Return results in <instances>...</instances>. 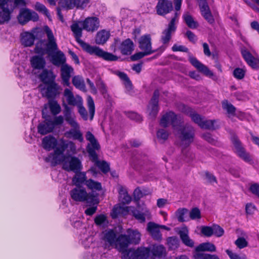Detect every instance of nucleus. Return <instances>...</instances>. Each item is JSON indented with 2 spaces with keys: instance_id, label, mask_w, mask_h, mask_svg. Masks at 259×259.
<instances>
[{
  "instance_id": "obj_1",
  "label": "nucleus",
  "mask_w": 259,
  "mask_h": 259,
  "mask_svg": "<svg viewBox=\"0 0 259 259\" xmlns=\"http://www.w3.org/2000/svg\"><path fill=\"white\" fill-rule=\"evenodd\" d=\"M181 123L178 116L172 111H169L164 114L160 121L161 126L166 127L169 124H171L174 131L180 132L181 146L183 148H185L193 141L194 130L192 126L190 125L182 127Z\"/></svg>"
},
{
  "instance_id": "obj_2",
  "label": "nucleus",
  "mask_w": 259,
  "mask_h": 259,
  "mask_svg": "<svg viewBox=\"0 0 259 259\" xmlns=\"http://www.w3.org/2000/svg\"><path fill=\"white\" fill-rule=\"evenodd\" d=\"M60 141V146L57 147L53 153L44 158L46 162L50 163L52 166L60 164L65 160L64 152L65 149L68 153L74 154L77 153L76 146L74 142L63 139Z\"/></svg>"
},
{
  "instance_id": "obj_3",
  "label": "nucleus",
  "mask_w": 259,
  "mask_h": 259,
  "mask_svg": "<svg viewBox=\"0 0 259 259\" xmlns=\"http://www.w3.org/2000/svg\"><path fill=\"white\" fill-rule=\"evenodd\" d=\"M121 237V234L117 235V231L112 229L106 230L101 235V238L106 246L114 247L118 251H122Z\"/></svg>"
},
{
  "instance_id": "obj_4",
  "label": "nucleus",
  "mask_w": 259,
  "mask_h": 259,
  "mask_svg": "<svg viewBox=\"0 0 259 259\" xmlns=\"http://www.w3.org/2000/svg\"><path fill=\"white\" fill-rule=\"evenodd\" d=\"M70 196L72 200L76 202L86 201L88 203L97 205L99 201L96 197L91 198L85 189L82 187H76L69 192Z\"/></svg>"
},
{
  "instance_id": "obj_5",
  "label": "nucleus",
  "mask_w": 259,
  "mask_h": 259,
  "mask_svg": "<svg viewBox=\"0 0 259 259\" xmlns=\"http://www.w3.org/2000/svg\"><path fill=\"white\" fill-rule=\"evenodd\" d=\"M127 235L121 234L120 241L122 242V250L126 249L130 244H138L141 240V235L137 230L128 229Z\"/></svg>"
},
{
  "instance_id": "obj_6",
  "label": "nucleus",
  "mask_w": 259,
  "mask_h": 259,
  "mask_svg": "<svg viewBox=\"0 0 259 259\" xmlns=\"http://www.w3.org/2000/svg\"><path fill=\"white\" fill-rule=\"evenodd\" d=\"M42 30L38 27L32 29L30 31H24L21 34V41L25 47H30L33 44L36 37L40 36Z\"/></svg>"
},
{
  "instance_id": "obj_7",
  "label": "nucleus",
  "mask_w": 259,
  "mask_h": 259,
  "mask_svg": "<svg viewBox=\"0 0 259 259\" xmlns=\"http://www.w3.org/2000/svg\"><path fill=\"white\" fill-rule=\"evenodd\" d=\"M42 51L43 54H47L50 62L56 66H61L66 62V57L64 54L60 51L56 50H37Z\"/></svg>"
},
{
  "instance_id": "obj_8",
  "label": "nucleus",
  "mask_w": 259,
  "mask_h": 259,
  "mask_svg": "<svg viewBox=\"0 0 259 259\" xmlns=\"http://www.w3.org/2000/svg\"><path fill=\"white\" fill-rule=\"evenodd\" d=\"M13 10L11 0L0 2V24L8 23L10 20Z\"/></svg>"
},
{
  "instance_id": "obj_9",
  "label": "nucleus",
  "mask_w": 259,
  "mask_h": 259,
  "mask_svg": "<svg viewBox=\"0 0 259 259\" xmlns=\"http://www.w3.org/2000/svg\"><path fill=\"white\" fill-rule=\"evenodd\" d=\"M231 141L237 155L245 162L250 163L252 161V158L250 154L246 152L238 137L236 135H233L231 137Z\"/></svg>"
},
{
  "instance_id": "obj_10",
  "label": "nucleus",
  "mask_w": 259,
  "mask_h": 259,
  "mask_svg": "<svg viewBox=\"0 0 259 259\" xmlns=\"http://www.w3.org/2000/svg\"><path fill=\"white\" fill-rule=\"evenodd\" d=\"M17 19L20 24L24 25L29 21H37L39 16L34 11L27 8H22L20 10Z\"/></svg>"
},
{
  "instance_id": "obj_11",
  "label": "nucleus",
  "mask_w": 259,
  "mask_h": 259,
  "mask_svg": "<svg viewBox=\"0 0 259 259\" xmlns=\"http://www.w3.org/2000/svg\"><path fill=\"white\" fill-rule=\"evenodd\" d=\"M86 139L90 142L88 144L87 149L89 155L92 158L93 160H96L97 159V155L96 150H98L100 148V145L96 139L95 136L90 132H87L85 135Z\"/></svg>"
},
{
  "instance_id": "obj_12",
  "label": "nucleus",
  "mask_w": 259,
  "mask_h": 259,
  "mask_svg": "<svg viewBox=\"0 0 259 259\" xmlns=\"http://www.w3.org/2000/svg\"><path fill=\"white\" fill-rule=\"evenodd\" d=\"M180 13L176 12L175 16L171 19L168 27L162 32L161 35V40L163 44L167 43L171 38V34L174 32L176 29V24L178 21Z\"/></svg>"
},
{
  "instance_id": "obj_13",
  "label": "nucleus",
  "mask_w": 259,
  "mask_h": 259,
  "mask_svg": "<svg viewBox=\"0 0 259 259\" xmlns=\"http://www.w3.org/2000/svg\"><path fill=\"white\" fill-rule=\"evenodd\" d=\"M43 31L47 34L48 42L47 44H45L44 41H39L36 44L35 49H43L42 48L45 46L47 47L46 49H57L56 39L50 28L48 26H45L43 28Z\"/></svg>"
},
{
  "instance_id": "obj_14",
  "label": "nucleus",
  "mask_w": 259,
  "mask_h": 259,
  "mask_svg": "<svg viewBox=\"0 0 259 259\" xmlns=\"http://www.w3.org/2000/svg\"><path fill=\"white\" fill-rule=\"evenodd\" d=\"M63 168L67 171H73L74 172L80 171L82 169V165L80 160L74 156L65 157V160L63 161Z\"/></svg>"
},
{
  "instance_id": "obj_15",
  "label": "nucleus",
  "mask_w": 259,
  "mask_h": 259,
  "mask_svg": "<svg viewBox=\"0 0 259 259\" xmlns=\"http://www.w3.org/2000/svg\"><path fill=\"white\" fill-rule=\"evenodd\" d=\"M82 23V21H73L70 26L71 30L77 42L82 49H91L80 39L82 36V30L83 29Z\"/></svg>"
},
{
  "instance_id": "obj_16",
  "label": "nucleus",
  "mask_w": 259,
  "mask_h": 259,
  "mask_svg": "<svg viewBox=\"0 0 259 259\" xmlns=\"http://www.w3.org/2000/svg\"><path fill=\"white\" fill-rule=\"evenodd\" d=\"M63 100H65L66 102L63 101L68 106L71 105L76 106L83 101L82 98L78 95H74L72 90L70 88H66L63 92Z\"/></svg>"
},
{
  "instance_id": "obj_17",
  "label": "nucleus",
  "mask_w": 259,
  "mask_h": 259,
  "mask_svg": "<svg viewBox=\"0 0 259 259\" xmlns=\"http://www.w3.org/2000/svg\"><path fill=\"white\" fill-rule=\"evenodd\" d=\"M62 105L64 107L63 114L66 122L72 128H80L79 125L76 120L75 115L71 111L70 107L64 102L62 103Z\"/></svg>"
},
{
  "instance_id": "obj_18",
  "label": "nucleus",
  "mask_w": 259,
  "mask_h": 259,
  "mask_svg": "<svg viewBox=\"0 0 259 259\" xmlns=\"http://www.w3.org/2000/svg\"><path fill=\"white\" fill-rule=\"evenodd\" d=\"M200 12L203 18L210 24L214 22V18L206 0H198Z\"/></svg>"
},
{
  "instance_id": "obj_19",
  "label": "nucleus",
  "mask_w": 259,
  "mask_h": 259,
  "mask_svg": "<svg viewBox=\"0 0 259 259\" xmlns=\"http://www.w3.org/2000/svg\"><path fill=\"white\" fill-rule=\"evenodd\" d=\"M100 22L96 17H88L82 21V28L88 32H93L99 27Z\"/></svg>"
},
{
  "instance_id": "obj_20",
  "label": "nucleus",
  "mask_w": 259,
  "mask_h": 259,
  "mask_svg": "<svg viewBox=\"0 0 259 259\" xmlns=\"http://www.w3.org/2000/svg\"><path fill=\"white\" fill-rule=\"evenodd\" d=\"M159 95V91L158 90L155 91L148 107L149 114L152 118L155 117L158 112V102Z\"/></svg>"
},
{
  "instance_id": "obj_21",
  "label": "nucleus",
  "mask_w": 259,
  "mask_h": 259,
  "mask_svg": "<svg viewBox=\"0 0 259 259\" xmlns=\"http://www.w3.org/2000/svg\"><path fill=\"white\" fill-rule=\"evenodd\" d=\"M88 54L101 58L107 61H116L117 57L103 50H84Z\"/></svg>"
},
{
  "instance_id": "obj_22",
  "label": "nucleus",
  "mask_w": 259,
  "mask_h": 259,
  "mask_svg": "<svg viewBox=\"0 0 259 259\" xmlns=\"http://www.w3.org/2000/svg\"><path fill=\"white\" fill-rule=\"evenodd\" d=\"M172 9V3L168 0H159L156 6L157 13L159 15H164Z\"/></svg>"
},
{
  "instance_id": "obj_23",
  "label": "nucleus",
  "mask_w": 259,
  "mask_h": 259,
  "mask_svg": "<svg viewBox=\"0 0 259 259\" xmlns=\"http://www.w3.org/2000/svg\"><path fill=\"white\" fill-rule=\"evenodd\" d=\"M73 72V68L65 63L61 66V77L64 85H69V80Z\"/></svg>"
},
{
  "instance_id": "obj_24",
  "label": "nucleus",
  "mask_w": 259,
  "mask_h": 259,
  "mask_svg": "<svg viewBox=\"0 0 259 259\" xmlns=\"http://www.w3.org/2000/svg\"><path fill=\"white\" fill-rule=\"evenodd\" d=\"M47 87L43 93L45 96L48 98L55 97L57 95L59 94L61 87L59 85L55 82L51 81L50 83H47Z\"/></svg>"
},
{
  "instance_id": "obj_25",
  "label": "nucleus",
  "mask_w": 259,
  "mask_h": 259,
  "mask_svg": "<svg viewBox=\"0 0 259 259\" xmlns=\"http://www.w3.org/2000/svg\"><path fill=\"white\" fill-rule=\"evenodd\" d=\"M191 63L200 72H202L206 76L211 77L213 73L206 66L200 62L197 59L194 57H190Z\"/></svg>"
},
{
  "instance_id": "obj_26",
  "label": "nucleus",
  "mask_w": 259,
  "mask_h": 259,
  "mask_svg": "<svg viewBox=\"0 0 259 259\" xmlns=\"http://www.w3.org/2000/svg\"><path fill=\"white\" fill-rule=\"evenodd\" d=\"M149 248L151 257L153 259L164 257L166 255V249L162 245H153Z\"/></svg>"
},
{
  "instance_id": "obj_27",
  "label": "nucleus",
  "mask_w": 259,
  "mask_h": 259,
  "mask_svg": "<svg viewBox=\"0 0 259 259\" xmlns=\"http://www.w3.org/2000/svg\"><path fill=\"white\" fill-rule=\"evenodd\" d=\"M147 231L154 240L157 241L161 240L162 235L160 232L159 225L153 222H149L147 224Z\"/></svg>"
},
{
  "instance_id": "obj_28",
  "label": "nucleus",
  "mask_w": 259,
  "mask_h": 259,
  "mask_svg": "<svg viewBox=\"0 0 259 259\" xmlns=\"http://www.w3.org/2000/svg\"><path fill=\"white\" fill-rule=\"evenodd\" d=\"M241 54L247 64L253 69L259 68V59L255 58L247 51V50H242Z\"/></svg>"
},
{
  "instance_id": "obj_29",
  "label": "nucleus",
  "mask_w": 259,
  "mask_h": 259,
  "mask_svg": "<svg viewBox=\"0 0 259 259\" xmlns=\"http://www.w3.org/2000/svg\"><path fill=\"white\" fill-rule=\"evenodd\" d=\"M110 36L109 31L103 29L98 31L95 38V42L98 45H104Z\"/></svg>"
},
{
  "instance_id": "obj_30",
  "label": "nucleus",
  "mask_w": 259,
  "mask_h": 259,
  "mask_svg": "<svg viewBox=\"0 0 259 259\" xmlns=\"http://www.w3.org/2000/svg\"><path fill=\"white\" fill-rule=\"evenodd\" d=\"M65 136L69 139L76 140L80 142L83 141V137L79 128H72L65 133Z\"/></svg>"
},
{
  "instance_id": "obj_31",
  "label": "nucleus",
  "mask_w": 259,
  "mask_h": 259,
  "mask_svg": "<svg viewBox=\"0 0 259 259\" xmlns=\"http://www.w3.org/2000/svg\"><path fill=\"white\" fill-rule=\"evenodd\" d=\"M37 130L38 133L45 135L53 132L54 128L50 120L46 119V121L38 124Z\"/></svg>"
},
{
  "instance_id": "obj_32",
  "label": "nucleus",
  "mask_w": 259,
  "mask_h": 259,
  "mask_svg": "<svg viewBox=\"0 0 259 259\" xmlns=\"http://www.w3.org/2000/svg\"><path fill=\"white\" fill-rule=\"evenodd\" d=\"M57 140L51 136L45 137L42 141V147L47 151H50L54 149L57 145Z\"/></svg>"
},
{
  "instance_id": "obj_33",
  "label": "nucleus",
  "mask_w": 259,
  "mask_h": 259,
  "mask_svg": "<svg viewBox=\"0 0 259 259\" xmlns=\"http://www.w3.org/2000/svg\"><path fill=\"white\" fill-rule=\"evenodd\" d=\"M133 214L135 218L141 223L144 222L146 219H150L151 218L150 212L147 208L143 209V212L138 210H134L133 211Z\"/></svg>"
},
{
  "instance_id": "obj_34",
  "label": "nucleus",
  "mask_w": 259,
  "mask_h": 259,
  "mask_svg": "<svg viewBox=\"0 0 259 259\" xmlns=\"http://www.w3.org/2000/svg\"><path fill=\"white\" fill-rule=\"evenodd\" d=\"M179 235L182 242L186 245L190 247H193L194 242L189 236L188 230L187 229H183L180 231Z\"/></svg>"
},
{
  "instance_id": "obj_35",
  "label": "nucleus",
  "mask_w": 259,
  "mask_h": 259,
  "mask_svg": "<svg viewBox=\"0 0 259 259\" xmlns=\"http://www.w3.org/2000/svg\"><path fill=\"white\" fill-rule=\"evenodd\" d=\"M72 82L76 89L84 92H87L84 80L81 76H74L72 79Z\"/></svg>"
},
{
  "instance_id": "obj_36",
  "label": "nucleus",
  "mask_w": 259,
  "mask_h": 259,
  "mask_svg": "<svg viewBox=\"0 0 259 259\" xmlns=\"http://www.w3.org/2000/svg\"><path fill=\"white\" fill-rule=\"evenodd\" d=\"M75 176L72 178V183L76 187H81L80 185L83 183L85 184L87 180L86 173L84 172L78 171L75 172Z\"/></svg>"
},
{
  "instance_id": "obj_37",
  "label": "nucleus",
  "mask_w": 259,
  "mask_h": 259,
  "mask_svg": "<svg viewBox=\"0 0 259 259\" xmlns=\"http://www.w3.org/2000/svg\"><path fill=\"white\" fill-rule=\"evenodd\" d=\"M31 64L33 68L42 69L46 64L44 58L42 56H35L30 60Z\"/></svg>"
},
{
  "instance_id": "obj_38",
  "label": "nucleus",
  "mask_w": 259,
  "mask_h": 259,
  "mask_svg": "<svg viewBox=\"0 0 259 259\" xmlns=\"http://www.w3.org/2000/svg\"><path fill=\"white\" fill-rule=\"evenodd\" d=\"M85 185L88 189L93 192L100 191L102 189L101 183L92 179L87 180L85 181Z\"/></svg>"
},
{
  "instance_id": "obj_39",
  "label": "nucleus",
  "mask_w": 259,
  "mask_h": 259,
  "mask_svg": "<svg viewBox=\"0 0 259 259\" xmlns=\"http://www.w3.org/2000/svg\"><path fill=\"white\" fill-rule=\"evenodd\" d=\"M184 21L186 25L192 29L196 28L198 24L197 21H195L194 19L189 12H185L183 15Z\"/></svg>"
},
{
  "instance_id": "obj_40",
  "label": "nucleus",
  "mask_w": 259,
  "mask_h": 259,
  "mask_svg": "<svg viewBox=\"0 0 259 259\" xmlns=\"http://www.w3.org/2000/svg\"><path fill=\"white\" fill-rule=\"evenodd\" d=\"M186 112H187V114L191 118L192 120L200 126L204 118L202 117L199 114L196 113L190 108H187Z\"/></svg>"
},
{
  "instance_id": "obj_41",
  "label": "nucleus",
  "mask_w": 259,
  "mask_h": 259,
  "mask_svg": "<svg viewBox=\"0 0 259 259\" xmlns=\"http://www.w3.org/2000/svg\"><path fill=\"white\" fill-rule=\"evenodd\" d=\"M140 49H151V38L149 35H144L139 40Z\"/></svg>"
},
{
  "instance_id": "obj_42",
  "label": "nucleus",
  "mask_w": 259,
  "mask_h": 259,
  "mask_svg": "<svg viewBox=\"0 0 259 259\" xmlns=\"http://www.w3.org/2000/svg\"><path fill=\"white\" fill-rule=\"evenodd\" d=\"M39 77L43 82L47 84L51 81H53L55 76L52 71L45 69L40 74Z\"/></svg>"
},
{
  "instance_id": "obj_43",
  "label": "nucleus",
  "mask_w": 259,
  "mask_h": 259,
  "mask_svg": "<svg viewBox=\"0 0 259 259\" xmlns=\"http://www.w3.org/2000/svg\"><path fill=\"white\" fill-rule=\"evenodd\" d=\"M197 251H210L214 252L216 250L215 245L210 242H205L199 244L196 248Z\"/></svg>"
},
{
  "instance_id": "obj_44",
  "label": "nucleus",
  "mask_w": 259,
  "mask_h": 259,
  "mask_svg": "<svg viewBox=\"0 0 259 259\" xmlns=\"http://www.w3.org/2000/svg\"><path fill=\"white\" fill-rule=\"evenodd\" d=\"M115 47H117L120 45L121 49H133L134 43L130 38H127L121 42L118 38L114 39Z\"/></svg>"
},
{
  "instance_id": "obj_45",
  "label": "nucleus",
  "mask_w": 259,
  "mask_h": 259,
  "mask_svg": "<svg viewBox=\"0 0 259 259\" xmlns=\"http://www.w3.org/2000/svg\"><path fill=\"white\" fill-rule=\"evenodd\" d=\"M119 199L123 204H128L132 200V198L128 194L126 189L123 187H120L119 190Z\"/></svg>"
},
{
  "instance_id": "obj_46",
  "label": "nucleus",
  "mask_w": 259,
  "mask_h": 259,
  "mask_svg": "<svg viewBox=\"0 0 259 259\" xmlns=\"http://www.w3.org/2000/svg\"><path fill=\"white\" fill-rule=\"evenodd\" d=\"M87 107L89 112V119L92 120L95 113V106L94 100L91 96L87 97Z\"/></svg>"
},
{
  "instance_id": "obj_47",
  "label": "nucleus",
  "mask_w": 259,
  "mask_h": 259,
  "mask_svg": "<svg viewBox=\"0 0 259 259\" xmlns=\"http://www.w3.org/2000/svg\"><path fill=\"white\" fill-rule=\"evenodd\" d=\"M122 253V257L123 259H138L136 250L133 249H127L119 251Z\"/></svg>"
},
{
  "instance_id": "obj_48",
  "label": "nucleus",
  "mask_w": 259,
  "mask_h": 259,
  "mask_svg": "<svg viewBox=\"0 0 259 259\" xmlns=\"http://www.w3.org/2000/svg\"><path fill=\"white\" fill-rule=\"evenodd\" d=\"M222 108L227 111L229 117L235 115L236 108L228 101L225 100L222 102Z\"/></svg>"
},
{
  "instance_id": "obj_49",
  "label": "nucleus",
  "mask_w": 259,
  "mask_h": 259,
  "mask_svg": "<svg viewBox=\"0 0 259 259\" xmlns=\"http://www.w3.org/2000/svg\"><path fill=\"white\" fill-rule=\"evenodd\" d=\"M138 259H147L151 256L149 248L140 247L136 250Z\"/></svg>"
},
{
  "instance_id": "obj_50",
  "label": "nucleus",
  "mask_w": 259,
  "mask_h": 259,
  "mask_svg": "<svg viewBox=\"0 0 259 259\" xmlns=\"http://www.w3.org/2000/svg\"><path fill=\"white\" fill-rule=\"evenodd\" d=\"M34 9L39 13L45 15L49 20L51 21V16L48 9L43 4L37 2L34 5Z\"/></svg>"
},
{
  "instance_id": "obj_51",
  "label": "nucleus",
  "mask_w": 259,
  "mask_h": 259,
  "mask_svg": "<svg viewBox=\"0 0 259 259\" xmlns=\"http://www.w3.org/2000/svg\"><path fill=\"white\" fill-rule=\"evenodd\" d=\"M49 106L51 113L54 115L58 114L61 111L60 105L55 100L49 101Z\"/></svg>"
},
{
  "instance_id": "obj_52",
  "label": "nucleus",
  "mask_w": 259,
  "mask_h": 259,
  "mask_svg": "<svg viewBox=\"0 0 259 259\" xmlns=\"http://www.w3.org/2000/svg\"><path fill=\"white\" fill-rule=\"evenodd\" d=\"M154 52V50H145L144 52H138L134 55L131 56V59L132 61H136L145 56L150 55Z\"/></svg>"
},
{
  "instance_id": "obj_53",
  "label": "nucleus",
  "mask_w": 259,
  "mask_h": 259,
  "mask_svg": "<svg viewBox=\"0 0 259 259\" xmlns=\"http://www.w3.org/2000/svg\"><path fill=\"white\" fill-rule=\"evenodd\" d=\"M179 240L176 237H170L167 239V244L169 249L174 250L179 246Z\"/></svg>"
},
{
  "instance_id": "obj_54",
  "label": "nucleus",
  "mask_w": 259,
  "mask_h": 259,
  "mask_svg": "<svg viewBox=\"0 0 259 259\" xmlns=\"http://www.w3.org/2000/svg\"><path fill=\"white\" fill-rule=\"evenodd\" d=\"M61 7L67 9H72L76 6L75 0H60Z\"/></svg>"
},
{
  "instance_id": "obj_55",
  "label": "nucleus",
  "mask_w": 259,
  "mask_h": 259,
  "mask_svg": "<svg viewBox=\"0 0 259 259\" xmlns=\"http://www.w3.org/2000/svg\"><path fill=\"white\" fill-rule=\"evenodd\" d=\"M215 122V120H206L204 118L200 127L204 129L214 130L215 128L214 125Z\"/></svg>"
},
{
  "instance_id": "obj_56",
  "label": "nucleus",
  "mask_w": 259,
  "mask_h": 259,
  "mask_svg": "<svg viewBox=\"0 0 259 259\" xmlns=\"http://www.w3.org/2000/svg\"><path fill=\"white\" fill-rule=\"evenodd\" d=\"M78 108V111L81 117L84 120L89 119V115L86 109L83 105V101L76 106Z\"/></svg>"
},
{
  "instance_id": "obj_57",
  "label": "nucleus",
  "mask_w": 259,
  "mask_h": 259,
  "mask_svg": "<svg viewBox=\"0 0 259 259\" xmlns=\"http://www.w3.org/2000/svg\"><path fill=\"white\" fill-rule=\"evenodd\" d=\"M188 210L185 208H180L176 212V215L180 222H184V215L188 212Z\"/></svg>"
},
{
  "instance_id": "obj_58",
  "label": "nucleus",
  "mask_w": 259,
  "mask_h": 259,
  "mask_svg": "<svg viewBox=\"0 0 259 259\" xmlns=\"http://www.w3.org/2000/svg\"><path fill=\"white\" fill-rule=\"evenodd\" d=\"M168 133L164 129H160L157 132V138L158 140L163 142L165 141L168 137Z\"/></svg>"
},
{
  "instance_id": "obj_59",
  "label": "nucleus",
  "mask_w": 259,
  "mask_h": 259,
  "mask_svg": "<svg viewBox=\"0 0 259 259\" xmlns=\"http://www.w3.org/2000/svg\"><path fill=\"white\" fill-rule=\"evenodd\" d=\"M195 259H220L215 254L198 253L195 255Z\"/></svg>"
},
{
  "instance_id": "obj_60",
  "label": "nucleus",
  "mask_w": 259,
  "mask_h": 259,
  "mask_svg": "<svg viewBox=\"0 0 259 259\" xmlns=\"http://www.w3.org/2000/svg\"><path fill=\"white\" fill-rule=\"evenodd\" d=\"M95 223L98 226L104 227L106 224L108 223L107 218L104 214H100L97 215L95 218Z\"/></svg>"
},
{
  "instance_id": "obj_61",
  "label": "nucleus",
  "mask_w": 259,
  "mask_h": 259,
  "mask_svg": "<svg viewBox=\"0 0 259 259\" xmlns=\"http://www.w3.org/2000/svg\"><path fill=\"white\" fill-rule=\"evenodd\" d=\"M96 165L104 173H107L110 170L109 164L104 161H97Z\"/></svg>"
},
{
  "instance_id": "obj_62",
  "label": "nucleus",
  "mask_w": 259,
  "mask_h": 259,
  "mask_svg": "<svg viewBox=\"0 0 259 259\" xmlns=\"http://www.w3.org/2000/svg\"><path fill=\"white\" fill-rule=\"evenodd\" d=\"M127 211V207H123L120 205H116L114 207L112 210L111 216L112 218H116L118 214L123 212V210Z\"/></svg>"
},
{
  "instance_id": "obj_63",
  "label": "nucleus",
  "mask_w": 259,
  "mask_h": 259,
  "mask_svg": "<svg viewBox=\"0 0 259 259\" xmlns=\"http://www.w3.org/2000/svg\"><path fill=\"white\" fill-rule=\"evenodd\" d=\"M96 84L97 88L103 95L106 93V86L100 77H98L96 79Z\"/></svg>"
},
{
  "instance_id": "obj_64",
  "label": "nucleus",
  "mask_w": 259,
  "mask_h": 259,
  "mask_svg": "<svg viewBox=\"0 0 259 259\" xmlns=\"http://www.w3.org/2000/svg\"><path fill=\"white\" fill-rule=\"evenodd\" d=\"M189 216L193 220L200 219L201 217L200 210L197 207H194L190 211Z\"/></svg>"
}]
</instances>
